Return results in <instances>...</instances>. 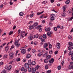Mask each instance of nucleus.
<instances>
[{
    "label": "nucleus",
    "mask_w": 73,
    "mask_h": 73,
    "mask_svg": "<svg viewBox=\"0 0 73 73\" xmlns=\"http://www.w3.org/2000/svg\"><path fill=\"white\" fill-rule=\"evenodd\" d=\"M26 48H21V52L22 53H23V54H25V53H26Z\"/></svg>",
    "instance_id": "obj_1"
},
{
    "label": "nucleus",
    "mask_w": 73,
    "mask_h": 73,
    "mask_svg": "<svg viewBox=\"0 0 73 73\" xmlns=\"http://www.w3.org/2000/svg\"><path fill=\"white\" fill-rule=\"evenodd\" d=\"M19 43V41H18V40H15V45L17 46V48H18L19 46H20V44L18 43Z\"/></svg>",
    "instance_id": "obj_2"
},
{
    "label": "nucleus",
    "mask_w": 73,
    "mask_h": 73,
    "mask_svg": "<svg viewBox=\"0 0 73 73\" xmlns=\"http://www.w3.org/2000/svg\"><path fill=\"white\" fill-rule=\"evenodd\" d=\"M21 38H23L24 37V36H25V32L24 31H22L21 32Z\"/></svg>",
    "instance_id": "obj_3"
},
{
    "label": "nucleus",
    "mask_w": 73,
    "mask_h": 73,
    "mask_svg": "<svg viewBox=\"0 0 73 73\" xmlns=\"http://www.w3.org/2000/svg\"><path fill=\"white\" fill-rule=\"evenodd\" d=\"M10 57L9 58L10 59H12L13 58V56H14V53L13 52H11L9 54Z\"/></svg>",
    "instance_id": "obj_4"
},
{
    "label": "nucleus",
    "mask_w": 73,
    "mask_h": 73,
    "mask_svg": "<svg viewBox=\"0 0 73 73\" xmlns=\"http://www.w3.org/2000/svg\"><path fill=\"white\" fill-rule=\"evenodd\" d=\"M21 71H23L25 73H26V72H27V69H25V68H24V67H22L21 69Z\"/></svg>",
    "instance_id": "obj_5"
},
{
    "label": "nucleus",
    "mask_w": 73,
    "mask_h": 73,
    "mask_svg": "<svg viewBox=\"0 0 73 73\" xmlns=\"http://www.w3.org/2000/svg\"><path fill=\"white\" fill-rule=\"evenodd\" d=\"M25 66L26 68L27 69V68H28L29 67V64H28V63H26L25 64Z\"/></svg>",
    "instance_id": "obj_6"
},
{
    "label": "nucleus",
    "mask_w": 73,
    "mask_h": 73,
    "mask_svg": "<svg viewBox=\"0 0 73 73\" xmlns=\"http://www.w3.org/2000/svg\"><path fill=\"white\" fill-rule=\"evenodd\" d=\"M50 18H53V17H55V15L52 14H50Z\"/></svg>",
    "instance_id": "obj_7"
},
{
    "label": "nucleus",
    "mask_w": 73,
    "mask_h": 73,
    "mask_svg": "<svg viewBox=\"0 0 73 73\" xmlns=\"http://www.w3.org/2000/svg\"><path fill=\"white\" fill-rule=\"evenodd\" d=\"M52 32H50V33L49 32H47V35L49 37H51V34L52 33Z\"/></svg>",
    "instance_id": "obj_8"
},
{
    "label": "nucleus",
    "mask_w": 73,
    "mask_h": 73,
    "mask_svg": "<svg viewBox=\"0 0 73 73\" xmlns=\"http://www.w3.org/2000/svg\"><path fill=\"white\" fill-rule=\"evenodd\" d=\"M31 72L32 73H35L36 72V68H33L32 69Z\"/></svg>",
    "instance_id": "obj_9"
},
{
    "label": "nucleus",
    "mask_w": 73,
    "mask_h": 73,
    "mask_svg": "<svg viewBox=\"0 0 73 73\" xmlns=\"http://www.w3.org/2000/svg\"><path fill=\"white\" fill-rule=\"evenodd\" d=\"M61 16L62 17H64L66 16V14L64 13H62L61 15Z\"/></svg>",
    "instance_id": "obj_10"
},
{
    "label": "nucleus",
    "mask_w": 73,
    "mask_h": 73,
    "mask_svg": "<svg viewBox=\"0 0 73 73\" xmlns=\"http://www.w3.org/2000/svg\"><path fill=\"white\" fill-rule=\"evenodd\" d=\"M45 29L46 31L47 32H49V31H50V28L49 27L47 28H45Z\"/></svg>",
    "instance_id": "obj_11"
},
{
    "label": "nucleus",
    "mask_w": 73,
    "mask_h": 73,
    "mask_svg": "<svg viewBox=\"0 0 73 73\" xmlns=\"http://www.w3.org/2000/svg\"><path fill=\"white\" fill-rule=\"evenodd\" d=\"M57 48L58 49H60V47L61 46V45H60V44L59 43H58L57 44Z\"/></svg>",
    "instance_id": "obj_12"
},
{
    "label": "nucleus",
    "mask_w": 73,
    "mask_h": 73,
    "mask_svg": "<svg viewBox=\"0 0 73 73\" xmlns=\"http://www.w3.org/2000/svg\"><path fill=\"white\" fill-rule=\"evenodd\" d=\"M8 56V54H4L3 55V56L4 59H5V58H7Z\"/></svg>",
    "instance_id": "obj_13"
},
{
    "label": "nucleus",
    "mask_w": 73,
    "mask_h": 73,
    "mask_svg": "<svg viewBox=\"0 0 73 73\" xmlns=\"http://www.w3.org/2000/svg\"><path fill=\"white\" fill-rule=\"evenodd\" d=\"M48 46V43H45L44 46V48H46V47H47V46Z\"/></svg>",
    "instance_id": "obj_14"
},
{
    "label": "nucleus",
    "mask_w": 73,
    "mask_h": 73,
    "mask_svg": "<svg viewBox=\"0 0 73 73\" xmlns=\"http://www.w3.org/2000/svg\"><path fill=\"white\" fill-rule=\"evenodd\" d=\"M53 62H54V59L53 58H51V59L49 61V62L50 64L53 63Z\"/></svg>",
    "instance_id": "obj_15"
},
{
    "label": "nucleus",
    "mask_w": 73,
    "mask_h": 73,
    "mask_svg": "<svg viewBox=\"0 0 73 73\" xmlns=\"http://www.w3.org/2000/svg\"><path fill=\"white\" fill-rule=\"evenodd\" d=\"M68 55L69 56H70V55H71V56H72V55H73V51H70Z\"/></svg>",
    "instance_id": "obj_16"
},
{
    "label": "nucleus",
    "mask_w": 73,
    "mask_h": 73,
    "mask_svg": "<svg viewBox=\"0 0 73 73\" xmlns=\"http://www.w3.org/2000/svg\"><path fill=\"white\" fill-rule=\"evenodd\" d=\"M66 7H67V6L65 5L63 7L62 9L63 10L64 12H65V9H66Z\"/></svg>",
    "instance_id": "obj_17"
},
{
    "label": "nucleus",
    "mask_w": 73,
    "mask_h": 73,
    "mask_svg": "<svg viewBox=\"0 0 73 73\" xmlns=\"http://www.w3.org/2000/svg\"><path fill=\"white\" fill-rule=\"evenodd\" d=\"M34 27V26L33 25H31L29 26V29L30 30H31V29H32Z\"/></svg>",
    "instance_id": "obj_18"
},
{
    "label": "nucleus",
    "mask_w": 73,
    "mask_h": 73,
    "mask_svg": "<svg viewBox=\"0 0 73 73\" xmlns=\"http://www.w3.org/2000/svg\"><path fill=\"white\" fill-rule=\"evenodd\" d=\"M9 46H7L5 48V50L6 52H7L8 51V50L9 49Z\"/></svg>",
    "instance_id": "obj_19"
},
{
    "label": "nucleus",
    "mask_w": 73,
    "mask_h": 73,
    "mask_svg": "<svg viewBox=\"0 0 73 73\" xmlns=\"http://www.w3.org/2000/svg\"><path fill=\"white\" fill-rule=\"evenodd\" d=\"M50 57H51V55H48L46 56V58H47V59H50Z\"/></svg>",
    "instance_id": "obj_20"
},
{
    "label": "nucleus",
    "mask_w": 73,
    "mask_h": 73,
    "mask_svg": "<svg viewBox=\"0 0 73 73\" xmlns=\"http://www.w3.org/2000/svg\"><path fill=\"white\" fill-rule=\"evenodd\" d=\"M36 50L35 49H33L32 50V52L33 53H36Z\"/></svg>",
    "instance_id": "obj_21"
},
{
    "label": "nucleus",
    "mask_w": 73,
    "mask_h": 73,
    "mask_svg": "<svg viewBox=\"0 0 73 73\" xmlns=\"http://www.w3.org/2000/svg\"><path fill=\"white\" fill-rule=\"evenodd\" d=\"M28 38L29 40H32V39H33V36H29L28 37Z\"/></svg>",
    "instance_id": "obj_22"
},
{
    "label": "nucleus",
    "mask_w": 73,
    "mask_h": 73,
    "mask_svg": "<svg viewBox=\"0 0 73 73\" xmlns=\"http://www.w3.org/2000/svg\"><path fill=\"white\" fill-rule=\"evenodd\" d=\"M28 64L29 65H32V62L31 60H28Z\"/></svg>",
    "instance_id": "obj_23"
},
{
    "label": "nucleus",
    "mask_w": 73,
    "mask_h": 73,
    "mask_svg": "<svg viewBox=\"0 0 73 73\" xmlns=\"http://www.w3.org/2000/svg\"><path fill=\"white\" fill-rule=\"evenodd\" d=\"M44 63H45L46 64H48V60L47 59H44Z\"/></svg>",
    "instance_id": "obj_24"
},
{
    "label": "nucleus",
    "mask_w": 73,
    "mask_h": 73,
    "mask_svg": "<svg viewBox=\"0 0 73 73\" xmlns=\"http://www.w3.org/2000/svg\"><path fill=\"white\" fill-rule=\"evenodd\" d=\"M19 15L21 16H23V15H24V13H23V12H21L19 13Z\"/></svg>",
    "instance_id": "obj_25"
},
{
    "label": "nucleus",
    "mask_w": 73,
    "mask_h": 73,
    "mask_svg": "<svg viewBox=\"0 0 73 73\" xmlns=\"http://www.w3.org/2000/svg\"><path fill=\"white\" fill-rule=\"evenodd\" d=\"M31 56L30 54H27L26 56L27 58H29L31 57Z\"/></svg>",
    "instance_id": "obj_26"
},
{
    "label": "nucleus",
    "mask_w": 73,
    "mask_h": 73,
    "mask_svg": "<svg viewBox=\"0 0 73 73\" xmlns=\"http://www.w3.org/2000/svg\"><path fill=\"white\" fill-rule=\"evenodd\" d=\"M72 11L70 9L68 11V13L69 15H71V13H72Z\"/></svg>",
    "instance_id": "obj_27"
},
{
    "label": "nucleus",
    "mask_w": 73,
    "mask_h": 73,
    "mask_svg": "<svg viewBox=\"0 0 73 73\" xmlns=\"http://www.w3.org/2000/svg\"><path fill=\"white\" fill-rule=\"evenodd\" d=\"M68 69H73L72 65H70L68 66Z\"/></svg>",
    "instance_id": "obj_28"
},
{
    "label": "nucleus",
    "mask_w": 73,
    "mask_h": 73,
    "mask_svg": "<svg viewBox=\"0 0 73 73\" xmlns=\"http://www.w3.org/2000/svg\"><path fill=\"white\" fill-rule=\"evenodd\" d=\"M70 3V1L69 0H67L65 2L66 4H69Z\"/></svg>",
    "instance_id": "obj_29"
},
{
    "label": "nucleus",
    "mask_w": 73,
    "mask_h": 73,
    "mask_svg": "<svg viewBox=\"0 0 73 73\" xmlns=\"http://www.w3.org/2000/svg\"><path fill=\"white\" fill-rule=\"evenodd\" d=\"M68 44L70 46H71L73 45V43L72 42H69L68 43Z\"/></svg>",
    "instance_id": "obj_30"
},
{
    "label": "nucleus",
    "mask_w": 73,
    "mask_h": 73,
    "mask_svg": "<svg viewBox=\"0 0 73 73\" xmlns=\"http://www.w3.org/2000/svg\"><path fill=\"white\" fill-rule=\"evenodd\" d=\"M43 53L42 52H40L39 53L38 55V56H39V57H40L42 55V54Z\"/></svg>",
    "instance_id": "obj_31"
},
{
    "label": "nucleus",
    "mask_w": 73,
    "mask_h": 73,
    "mask_svg": "<svg viewBox=\"0 0 73 73\" xmlns=\"http://www.w3.org/2000/svg\"><path fill=\"white\" fill-rule=\"evenodd\" d=\"M44 12V11H42V12H38L37 13V15H40V14H42V13H43Z\"/></svg>",
    "instance_id": "obj_32"
},
{
    "label": "nucleus",
    "mask_w": 73,
    "mask_h": 73,
    "mask_svg": "<svg viewBox=\"0 0 73 73\" xmlns=\"http://www.w3.org/2000/svg\"><path fill=\"white\" fill-rule=\"evenodd\" d=\"M47 55H48V53H45L43 55V57H46V56H47Z\"/></svg>",
    "instance_id": "obj_33"
},
{
    "label": "nucleus",
    "mask_w": 73,
    "mask_h": 73,
    "mask_svg": "<svg viewBox=\"0 0 73 73\" xmlns=\"http://www.w3.org/2000/svg\"><path fill=\"white\" fill-rule=\"evenodd\" d=\"M32 69L31 68H29L28 69L29 72H31V71H32Z\"/></svg>",
    "instance_id": "obj_34"
},
{
    "label": "nucleus",
    "mask_w": 73,
    "mask_h": 73,
    "mask_svg": "<svg viewBox=\"0 0 73 73\" xmlns=\"http://www.w3.org/2000/svg\"><path fill=\"white\" fill-rule=\"evenodd\" d=\"M31 64L33 65H35L36 64V62L35 61H33L31 63Z\"/></svg>",
    "instance_id": "obj_35"
},
{
    "label": "nucleus",
    "mask_w": 73,
    "mask_h": 73,
    "mask_svg": "<svg viewBox=\"0 0 73 73\" xmlns=\"http://www.w3.org/2000/svg\"><path fill=\"white\" fill-rule=\"evenodd\" d=\"M47 2L46 1H44L42 2V4H46Z\"/></svg>",
    "instance_id": "obj_36"
},
{
    "label": "nucleus",
    "mask_w": 73,
    "mask_h": 73,
    "mask_svg": "<svg viewBox=\"0 0 73 73\" xmlns=\"http://www.w3.org/2000/svg\"><path fill=\"white\" fill-rule=\"evenodd\" d=\"M43 37L44 38H46L47 37H46V34H43Z\"/></svg>",
    "instance_id": "obj_37"
},
{
    "label": "nucleus",
    "mask_w": 73,
    "mask_h": 73,
    "mask_svg": "<svg viewBox=\"0 0 73 73\" xmlns=\"http://www.w3.org/2000/svg\"><path fill=\"white\" fill-rule=\"evenodd\" d=\"M61 66H58V69L59 70H61Z\"/></svg>",
    "instance_id": "obj_38"
},
{
    "label": "nucleus",
    "mask_w": 73,
    "mask_h": 73,
    "mask_svg": "<svg viewBox=\"0 0 73 73\" xmlns=\"http://www.w3.org/2000/svg\"><path fill=\"white\" fill-rule=\"evenodd\" d=\"M38 35H35L34 36V38H38Z\"/></svg>",
    "instance_id": "obj_39"
},
{
    "label": "nucleus",
    "mask_w": 73,
    "mask_h": 73,
    "mask_svg": "<svg viewBox=\"0 0 73 73\" xmlns=\"http://www.w3.org/2000/svg\"><path fill=\"white\" fill-rule=\"evenodd\" d=\"M38 25V23H35L34 24V27H36V26H37Z\"/></svg>",
    "instance_id": "obj_40"
},
{
    "label": "nucleus",
    "mask_w": 73,
    "mask_h": 73,
    "mask_svg": "<svg viewBox=\"0 0 73 73\" xmlns=\"http://www.w3.org/2000/svg\"><path fill=\"white\" fill-rule=\"evenodd\" d=\"M33 16H34V13L31 14L30 15V17H31V18H32V17H33Z\"/></svg>",
    "instance_id": "obj_41"
},
{
    "label": "nucleus",
    "mask_w": 73,
    "mask_h": 73,
    "mask_svg": "<svg viewBox=\"0 0 73 73\" xmlns=\"http://www.w3.org/2000/svg\"><path fill=\"white\" fill-rule=\"evenodd\" d=\"M51 70H48V71H46V73H50L51 72Z\"/></svg>",
    "instance_id": "obj_42"
},
{
    "label": "nucleus",
    "mask_w": 73,
    "mask_h": 73,
    "mask_svg": "<svg viewBox=\"0 0 73 73\" xmlns=\"http://www.w3.org/2000/svg\"><path fill=\"white\" fill-rule=\"evenodd\" d=\"M50 20L51 21H53V20H54V17L50 18Z\"/></svg>",
    "instance_id": "obj_43"
},
{
    "label": "nucleus",
    "mask_w": 73,
    "mask_h": 73,
    "mask_svg": "<svg viewBox=\"0 0 73 73\" xmlns=\"http://www.w3.org/2000/svg\"><path fill=\"white\" fill-rule=\"evenodd\" d=\"M49 53L50 54H52L53 53V51L52 50H51L49 51Z\"/></svg>",
    "instance_id": "obj_44"
},
{
    "label": "nucleus",
    "mask_w": 73,
    "mask_h": 73,
    "mask_svg": "<svg viewBox=\"0 0 73 73\" xmlns=\"http://www.w3.org/2000/svg\"><path fill=\"white\" fill-rule=\"evenodd\" d=\"M12 68V66L10 65L9 68H8V70H11Z\"/></svg>",
    "instance_id": "obj_45"
},
{
    "label": "nucleus",
    "mask_w": 73,
    "mask_h": 73,
    "mask_svg": "<svg viewBox=\"0 0 73 73\" xmlns=\"http://www.w3.org/2000/svg\"><path fill=\"white\" fill-rule=\"evenodd\" d=\"M49 49H51L52 48V45H51V44H50L49 45Z\"/></svg>",
    "instance_id": "obj_46"
},
{
    "label": "nucleus",
    "mask_w": 73,
    "mask_h": 73,
    "mask_svg": "<svg viewBox=\"0 0 73 73\" xmlns=\"http://www.w3.org/2000/svg\"><path fill=\"white\" fill-rule=\"evenodd\" d=\"M42 27V26H41V25L38 26L36 27V29H39V28H41V27Z\"/></svg>",
    "instance_id": "obj_47"
},
{
    "label": "nucleus",
    "mask_w": 73,
    "mask_h": 73,
    "mask_svg": "<svg viewBox=\"0 0 73 73\" xmlns=\"http://www.w3.org/2000/svg\"><path fill=\"white\" fill-rule=\"evenodd\" d=\"M39 17L40 19H43V18H44V15H40Z\"/></svg>",
    "instance_id": "obj_48"
},
{
    "label": "nucleus",
    "mask_w": 73,
    "mask_h": 73,
    "mask_svg": "<svg viewBox=\"0 0 73 73\" xmlns=\"http://www.w3.org/2000/svg\"><path fill=\"white\" fill-rule=\"evenodd\" d=\"M54 30L55 31H57V27H54Z\"/></svg>",
    "instance_id": "obj_49"
},
{
    "label": "nucleus",
    "mask_w": 73,
    "mask_h": 73,
    "mask_svg": "<svg viewBox=\"0 0 73 73\" xmlns=\"http://www.w3.org/2000/svg\"><path fill=\"white\" fill-rule=\"evenodd\" d=\"M13 33V31H10L9 33V35H11Z\"/></svg>",
    "instance_id": "obj_50"
},
{
    "label": "nucleus",
    "mask_w": 73,
    "mask_h": 73,
    "mask_svg": "<svg viewBox=\"0 0 73 73\" xmlns=\"http://www.w3.org/2000/svg\"><path fill=\"white\" fill-rule=\"evenodd\" d=\"M71 46H69V47H68V50L70 51V50H71V47H70Z\"/></svg>",
    "instance_id": "obj_51"
},
{
    "label": "nucleus",
    "mask_w": 73,
    "mask_h": 73,
    "mask_svg": "<svg viewBox=\"0 0 73 73\" xmlns=\"http://www.w3.org/2000/svg\"><path fill=\"white\" fill-rule=\"evenodd\" d=\"M20 60H21V59L20 58H17L16 59V60H17V61H20Z\"/></svg>",
    "instance_id": "obj_52"
},
{
    "label": "nucleus",
    "mask_w": 73,
    "mask_h": 73,
    "mask_svg": "<svg viewBox=\"0 0 73 73\" xmlns=\"http://www.w3.org/2000/svg\"><path fill=\"white\" fill-rule=\"evenodd\" d=\"M45 68L46 69H48V65H46L45 66Z\"/></svg>",
    "instance_id": "obj_53"
},
{
    "label": "nucleus",
    "mask_w": 73,
    "mask_h": 73,
    "mask_svg": "<svg viewBox=\"0 0 73 73\" xmlns=\"http://www.w3.org/2000/svg\"><path fill=\"white\" fill-rule=\"evenodd\" d=\"M39 68H40V66H39L38 65H37L36 66V69H39Z\"/></svg>",
    "instance_id": "obj_54"
},
{
    "label": "nucleus",
    "mask_w": 73,
    "mask_h": 73,
    "mask_svg": "<svg viewBox=\"0 0 73 73\" xmlns=\"http://www.w3.org/2000/svg\"><path fill=\"white\" fill-rule=\"evenodd\" d=\"M57 28H58V29L60 28V25H57Z\"/></svg>",
    "instance_id": "obj_55"
},
{
    "label": "nucleus",
    "mask_w": 73,
    "mask_h": 73,
    "mask_svg": "<svg viewBox=\"0 0 73 73\" xmlns=\"http://www.w3.org/2000/svg\"><path fill=\"white\" fill-rule=\"evenodd\" d=\"M1 73H7L6 71L5 70H3V71L1 72Z\"/></svg>",
    "instance_id": "obj_56"
},
{
    "label": "nucleus",
    "mask_w": 73,
    "mask_h": 73,
    "mask_svg": "<svg viewBox=\"0 0 73 73\" xmlns=\"http://www.w3.org/2000/svg\"><path fill=\"white\" fill-rule=\"evenodd\" d=\"M2 48H3V46L2 45L0 46V50H1Z\"/></svg>",
    "instance_id": "obj_57"
},
{
    "label": "nucleus",
    "mask_w": 73,
    "mask_h": 73,
    "mask_svg": "<svg viewBox=\"0 0 73 73\" xmlns=\"http://www.w3.org/2000/svg\"><path fill=\"white\" fill-rule=\"evenodd\" d=\"M41 41L42 42H44L45 41V39H41Z\"/></svg>",
    "instance_id": "obj_58"
},
{
    "label": "nucleus",
    "mask_w": 73,
    "mask_h": 73,
    "mask_svg": "<svg viewBox=\"0 0 73 73\" xmlns=\"http://www.w3.org/2000/svg\"><path fill=\"white\" fill-rule=\"evenodd\" d=\"M3 64V62H0V66H1Z\"/></svg>",
    "instance_id": "obj_59"
},
{
    "label": "nucleus",
    "mask_w": 73,
    "mask_h": 73,
    "mask_svg": "<svg viewBox=\"0 0 73 73\" xmlns=\"http://www.w3.org/2000/svg\"><path fill=\"white\" fill-rule=\"evenodd\" d=\"M15 48V46L14 45H12L11 46V49H13V48Z\"/></svg>",
    "instance_id": "obj_60"
},
{
    "label": "nucleus",
    "mask_w": 73,
    "mask_h": 73,
    "mask_svg": "<svg viewBox=\"0 0 73 73\" xmlns=\"http://www.w3.org/2000/svg\"><path fill=\"white\" fill-rule=\"evenodd\" d=\"M72 37V36H70V35L68 36V38L69 39H71V38Z\"/></svg>",
    "instance_id": "obj_61"
},
{
    "label": "nucleus",
    "mask_w": 73,
    "mask_h": 73,
    "mask_svg": "<svg viewBox=\"0 0 73 73\" xmlns=\"http://www.w3.org/2000/svg\"><path fill=\"white\" fill-rule=\"evenodd\" d=\"M3 6L4 5H3V4H2L0 6V8H2Z\"/></svg>",
    "instance_id": "obj_62"
},
{
    "label": "nucleus",
    "mask_w": 73,
    "mask_h": 73,
    "mask_svg": "<svg viewBox=\"0 0 73 73\" xmlns=\"http://www.w3.org/2000/svg\"><path fill=\"white\" fill-rule=\"evenodd\" d=\"M13 62V61H11L9 63V64H12V63Z\"/></svg>",
    "instance_id": "obj_63"
},
{
    "label": "nucleus",
    "mask_w": 73,
    "mask_h": 73,
    "mask_svg": "<svg viewBox=\"0 0 73 73\" xmlns=\"http://www.w3.org/2000/svg\"><path fill=\"white\" fill-rule=\"evenodd\" d=\"M15 72L17 73H18L19 72V70H16L15 71Z\"/></svg>",
    "instance_id": "obj_64"
}]
</instances>
